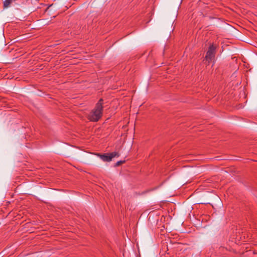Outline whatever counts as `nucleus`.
<instances>
[{"mask_svg":"<svg viewBox=\"0 0 257 257\" xmlns=\"http://www.w3.org/2000/svg\"><path fill=\"white\" fill-rule=\"evenodd\" d=\"M103 99L101 98L96 104L95 108L88 115V118L90 121L96 122L101 117L103 111Z\"/></svg>","mask_w":257,"mask_h":257,"instance_id":"f257e3e1","label":"nucleus"},{"mask_svg":"<svg viewBox=\"0 0 257 257\" xmlns=\"http://www.w3.org/2000/svg\"><path fill=\"white\" fill-rule=\"evenodd\" d=\"M216 46L213 44H210L203 60L206 65H209L212 61H214L216 52Z\"/></svg>","mask_w":257,"mask_h":257,"instance_id":"f03ea898","label":"nucleus"},{"mask_svg":"<svg viewBox=\"0 0 257 257\" xmlns=\"http://www.w3.org/2000/svg\"><path fill=\"white\" fill-rule=\"evenodd\" d=\"M98 155L99 156L100 158L104 162H110L112 160L109 153Z\"/></svg>","mask_w":257,"mask_h":257,"instance_id":"7ed1b4c3","label":"nucleus"},{"mask_svg":"<svg viewBox=\"0 0 257 257\" xmlns=\"http://www.w3.org/2000/svg\"><path fill=\"white\" fill-rule=\"evenodd\" d=\"M111 159H112L113 158H114L115 157H119V154L118 152H113L111 153H109Z\"/></svg>","mask_w":257,"mask_h":257,"instance_id":"20e7f679","label":"nucleus"},{"mask_svg":"<svg viewBox=\"0 0 257 257\" xmlns=\"http://www.w3.org/2000/svg\"><path fill=\"white\" fill-rule=\"evenodd\" d=\"M125 162V161H119L116 162V163L115 165V166L117 167L118 166L122 164H123Z\"/></svg>","mask_w":257,"mask_h":257,"instance_id":"39448f33","label":"nucleus"}]
</instances>
